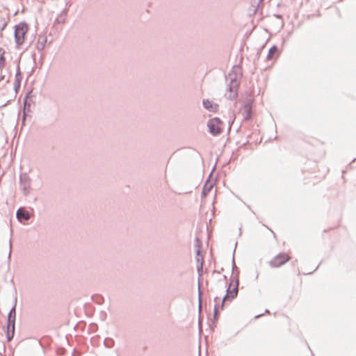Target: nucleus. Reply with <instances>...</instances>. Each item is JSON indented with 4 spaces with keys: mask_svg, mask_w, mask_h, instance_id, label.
I'll list each match as a JSON object with an SVG mask.
<instances>
[{
    "mask_svg": "<svg viewBox=\"0 0 356 356\" xmlns=\"http://www.w3.org/2000/svg\"><path fill=\"white\" fill-rule=\"evenodd\" d=\"M67 10L65 8L56 17L55 19L54 23L57 24H64L66 20V16H67Z\"/></svg>",
    "mask_w": 356,
    "mask_h": 356,
    "instance_id": "obj_11",
    "label": "nucleus"
},
{
    "mask_svg": "<svg viewBox=\"0 0 356 356\" xmlns=\"http://www.w3.org/2000/svg\"><path fill=\"white\" fill-rule=\"evenodd\" d=\"M253 102H254L253 98L247 99L246 101L245 102L244 104L243 105V108L252 109V106L253 104Z\"/></svg>",
    "mask_w": 356,
    "mask_h": 356,
    "instance_id": "obj_15",
    "label": "nucleus"
},
{
    "mask_svg": "<svg viewBox=\"0 0 356 356\" xmlns=\"http://www.w3.org/2000/svg\"><path fill=\"white\" fill-rule=\"evenodd\" d=\"M28 25L26 22H21L15 26V40L17 45H22L24 41V36L28 31Z\"/></svg>",
    "mask_w": 356,
    "mask_h": 356,
    "instance_id": "obj_3",
    "label": "nucleus"
},
{
    "mask_svg": "<svg viewBox=\"0 0 356 356\" xmlns=\"http://www.w3.org/2000/svg\"><path fill=\"white\" fill-rule=\"evenodd\" d=\"M278 54V47L276 45H273L269 49L266 56L268 60H272L275 55Z\"/></svg>",
    "mask_w": 356,
    "mask_h": 356,
    "instance_id": "obj_12",
    "label": "nucleus"
},
{
    "mask_svg": "<svg viewBox=\"0 0 356 356\" xmlns=\"http://www.w3.org/2000/svg\"><path fill=\"white\" fill-rule=\"evenodd\" d=\"M10 254H11V241H10V252H9V257H10Z\"/></svg>",
    "mask_w": 356,
    "mask_h": 356,
    "instance_id": "obj_19",
    "label": "nucleus"
},
{
    "mask_svg": "<svg viewBox=\"0 0 356 356\" xmlns=\"http://www.w3.org/2000/svg\"><path fill=\"white\" fill-rule=\"evenodd\" d=\"M316 17H320L321 16V13L319 11H318V13L316 15Z\"/></svg>",
    "mask_w": 356,
    "mask_h": 356,
    "instance_id": "obj_20",
    "label": "nucleus"
},
{
    "mask_svg": "<svg viewBox=\"0 0 356 356\" xmlns=\"http://www.w3.org/2000/svg\"><path fill=\"white\" fill-rule=\"evenodd\" d=\"M252 114V109L243 108L242 115H243L244 120H249L250 119H251Z\"/></svg>",
    "mask_w": 356,
    "mask_h": 356,
    "instance_id": "obj_14",
    "label": "nucleus"
},
{
    "mask_svg": "<svg viewBox=\"0 0 356 356\" xmlns=\"http://www.w3.org/2000/svg\"><path fill=\"white\" fill-rule=\"evenodd\" d=\"M229 94H226L225 96L229 100H234L238 96V88H233L232 90H227Z\"/></svg>",
    "mask_w": 356,
    "mask_h": 356,
    "instance_id": "obj_13",
    "label": "nucleus"
},
{
    "mask_svg": "<svg viewBox=\"0 0 356 356\" xmlns=\"http://www.w3.org/2000/svg\"><path fill=\"white\" fill-rule=\"evenodd\" d=\"M229 124H228V129H227V134H229L230 133V130H231V127H232V124L233 122H230V121L228 122Z\"/></svg>",
    "mask_w": 356,
    "mask_h": 356,
    "instance_id": "obj_17",
    "label": "nucleus"
},
{
    "mask_svg": "<svg viewBox=\"0 0 356 356\" xmlns=\"http://www.w3.org/2000/svg\"><path fill=\"white\" fill-rule=\"evenodd\" d=\"M224 122L218 117L209 120L207 127L210 134H221L223 131Z\"/></svg>",
    "mask_w": 356,
    "mask_h": 356,
    "instance_id": "obj_4",
    "label": "nucleus"
},
{
    "mask_svg": "<svg viewBox=\"0 0 356 356\" xmlns=\"http://www.w3.org/2000/svg\"><path fill=\"white\" fill-rule=\"evenodd\" d=\"M4 54V51H3L2 54L0 56V68L3 67L5 65L6 59L3 54Z\"/></svg>",
    "mask_w": 356,
    "mask_h": 356,
    "instance_id": "obj_16",
    "label": "nucleus"
},
{
    "mask_svg": "<svg viewBox=\"0 0 356 356\" xmlns=\"http://www.w3.org/2000/svg\"><path fill=\"white\" fill-rule=\"evenodd\" d=\"M312 16H314V15H312ZM310 17H311V15H309L307 16V18H308V19H309Z\"/></svg>",
    "mask_w": 356,
    "mask_h": 356,
    "instance_id": "obj_21",
    "label": "nucleus"
},
{
    "mask_svg": "<svg viewBox=\"0 0 356 356\" xmlns=\"http://www.w3.org/2000/svg\"><path fill=\"white\" fill-rule=\"evenodd\" d=\"M291 259V257L288 253H280L275 256L269 262V265L272 268H279L285 264Z\"/></svg>",
    "mask_w": 356,
    "mask_h": 356,
    "instance_id": "obj_6",
    "label": "nucleus"
},
{
    "mask_svg": "<svg viewBox=\"0 0 356 356\" xmlns=\"http://www.w3.org/2000/svg\"><path fill=\"white\" fill-rule=\"evenodd\" d=\"M19 188L25 196L29 195L31 191V179L26 173L21 174L19 176Z\"/></svg>",
    "mask_w": 356,
    "mask_h": 356,
    "instance_id": "obj_5",
    "label": "nucleus"
},
{
    "mask_svg": "<svg viewBox=\"0 0 356 356\" xmlns=\"http://www.w3.org/2000/svg\"><path fill=\"white\" fill-rule=\"evenodd\" d=\"M16 317L15 305L10 309L8 315V323L6 327V337L8 341H11L15 333V323Z\"/></svg>",
    "mask_w": 356,
    "mask_h": 356,
    "instance_id": "obj_2",
    "label": "nucleus"
},
{
    "mask_svg": "<svg viewBox=\"0 0 356 356\" xmlns=\"http://www.w3.org/2000/svg\"><path fill=\"white\" fill-rule=\"evenodd\" d=\"M47 43V38L44 36L40 35L36 44V48L38 51H42L44 49L45 44Z\"/></svg>",
    "mask_w": 356,
    "mask_h": 356,
    "instance_id": "obj_10",
    "label": "nucleus"
},
{
    "mask_svg": "<svg viewBox=\"0 0 356 356\" xmlns=\"http://www.w3.org/2000/svg\"><path fill=\"white\" fill-rule=\"evenodd\" d=\"M241 71L239 66L234 65L229 72L228 76L230 79V82L228 84L227 90H232L233 88H238L239 87L240 79L242 76Z\"/></svg>",
    "mask_w": 356,
    "mask_h": 356,
    "instance_id": "obj_1",
    "label": "nucleus"
},
{
    "mask_svg": "<svg viewBox=\"0 0 356 356\" xmlns=\"http://www.w3.org/2000/svg\"><path fill=\"white\" fill-rule=\"evenodd\" d=\"M274 16L275 17H277V19H282V18H283V16L281 14H275V15H274Z\"/></svg>",
    "mask_w": 356,
    "mask_h": 356,
    "instance_id": "obj_18",
    "label": "nucleus"
},
{
    "mask_svg": "<svg viewBox=\"0 0 356 356\" xmlns=\"http://www.w3.org/2000/svg\"><path fill=\"white\" fill-rule=\"evenodd\" d=\"M203 107L210 112L216 113L218 109V104L214 103L213 101L209 99H203L202 101Z\"/></svg>",
    "mask_w": 356,
    "mask_h": 356,
    "instance_id": "obj_8",
    "label": "nucleus"
},
{
    "mask_svg": "<svg viewBox=\"0 0 356 356\" xmlns=\"http://www.w3.org/2000/svg\"><path fill=\"white\" fill-rule=\"evenodd\" d=\"M16 216H17V219L19 221L29 220L31 218V215H30L29 212H28L23 208H19L17 211Z\"/></svg>",
    "mask_w": 356,
    "mask_h": 356,
    "instance_id": "obj_9",
    "label": "nucleus"
},
{
    "mask_svg": "<svg viewBox=\"0 0 356 356\" xmlns=\"http://www.w3.org/2000/svg\"><path fill=\"white\" fill-rule=\"evenodd\" d=\"M238 293V286L237 284H229L227 294L223 298V302L225 301H231L235 297H236Z\"/></svg>",
    "mask_w": 356,
    "mask_h": 356,
    "instance_id": "obj_7",
    "label": "nucleus"
}]
</instances>
